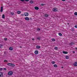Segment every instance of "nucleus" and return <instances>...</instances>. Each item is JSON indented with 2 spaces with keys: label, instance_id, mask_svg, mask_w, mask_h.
<instances>
[{
  "label": "nucleus",
  "instance_id": "obj_1",
  "mask_svg": "<svg viewBox=\"0 0 77 77\" xmlns=\"http://www.w3.org/2000/svg\"><path fill=\"white\" fill-rule=\"evenodd\" d=\"M8 74L9 75H11L13 74V72L12 71H10L8 72Z\"/></svg>",
  "mask_w": 77,
  "mask_h": 77
},
{
  "label": "nucleus",
  "instance_id": "obj_2",
  "mask_svg": "<svg viewBox=\"0 0 77 77\" xmlns=\"http://www.w3.org/2000/svg\"><path fill=\"white\" fill-rule=\"evenodd\" d=\"M24 15L25 17H27L29 15V13L28 12H25L24 13Z\"/></svg>",
  "mask_w": 77,
  "mask_h": 77
},
{
  "label": "nucleus",
  "instance_id": "obj_3",
  "mask_svg": "<svg viewBox=\"0 0 77 77\" xmlns=\"http://www.w3.org/2000/svg\"><path fill=\"white\" fill-rule=\"evenodd\" d=\"M25 20H26V21H29V20H30V19H29V18L27 17H25Z\"/></svg>",
  "mask_w": 77,
  "mask_h": 77
},
{
  "label": "nucleus",
  "instance_id": "obj_4",
  "mask_svg": "<svg viewBox=\"0 0 77 77\" xmlns=\"http://www.w3.org/2000/svg\"><path fill=\"white\" fill-rule=\"evenodd\" d=\"M53 11H54V12H57V10H56V8H54L53 9Z\"/></svg>",
  "mask_w": 77,
  "mask_h": 77
},
{
  "label": "nucleus",
  "instance_id": "obj_5",
  "mask_svg": "<svg viewBox=\"0 0 77 77\" xmlns=\"http://www.w3.org/2000/svg\"><path fill=\"white\" fill-rule=\"evenodd\" d=\"M34 53L35 54H38V50H36L35 51Z\"/></svg>",
  "mask_w": 77,
  "mask_h": 77
},
{
  "label": "nucleus",
  "instance_id": "obj_6",
  "mask_svg": "<svg viewBox=\"0 0 77 77\" xmlns=\"http://www.w3.org/2000/svg\"><path fill=\"white\" fill-rule=\"evenodd\" d=\"M3 7L2 6L1 8L0 12H3Z\"/></svg>",
  "mask_w": 77,
  "mask_h": 77
},
{
  "label": "nucleus",
  "instance_id": "obj_7",
  "mask_svg": "<svg viewBox=\"0 0 77 77\" xmlns=\"http://www.w3.org/2000/svg\"><path fill=\"white\" fill-rule=\"evenodd\" d=\"M3 77V73L0 72V77Z\"/></svg>",
  "mask_w": 77,
  "mask_h": 77
},
{
  "label": "nucleus",
  "instance_id": "obj_8",
  "mask_svg": "<svg viewBox=\"0 0 77 77\" xmlns=\"http://www.w3.org/2000/svg\"><path fill=\"white\" fill-rule=\"evenodd\" d=\"M36 48L38 49H39L41 48L40 46L37 45L36 46Z\"/></svg>",
  "mask_w": 77,
  "mask_h": 77
},
{
  "label": "nucleus",
  "instance_id": "obj_9",
  "mask_svg": "<svg viewBox=\"0 0 77 77\" xmlns=\"http://www.w3.org/2000/svg\"><path fill=\"white\" fill-rule=\"evenodd\" d=\"M73 65L75 66H77V62H75L74 64Z\"/></svg>",
  "mask_w": 77,
  "mask_h": 77
},
{
  "label": "nucleus",
  "instance_id": "obj_10",
  "mask_svg": "<svg viewBox=\"0 0 77 77\" xmlns=\"http://www.w3.org/2000/svg\"><path fill=\"white\" fill-rule=\"evenodd\" d=\"M34 8L35 10H38L39 9V8H38V7H35Z\"/></svg>",
  "mask_w": 77,
  "mask_h": 77
},
{
  "label": "nucleus",
  "instance_id": "obj_11",
  "mask_svg": "<svg viewBox=\"0 0 77 77\" xmlns=\"http://www.w3.org/2000/svg\"><path fill=\"white\" fill-rule=\"evenodd\" d=\"M64 54H68V52L63 51V52Z\"/></svg>",
  "mask_w": 77,
  "mask_h": 77
},
{
  "label": "nucleus",
  "instance_id": "obj_12",
  "mask_svg": "<svg viewBox=\"0 0 77 77\" xmlns=\"http://www.w3.org/2000/svg\"><path fill=\"white\" fill-rule=\"evenodd\" d=\"M9 50L11 51L13 50V48L12 47H10L9 48Z\"/></svg>",
  "mask_w": 77,
  "mask_h": 77
},
{
  "label": "nucleus",
  "instance_id": "obj_13",
  "mask_svg": "<svg viewBox=\"0 0 77 77\" xmlns=\"http://www.w3.org/2000/svg\"><path fill=\"white\" fill-rule=\"evenodd\" d=\"M74 44V42H72L71 43H69V45H71V46H72V45Z\"/></svg>",
  "mask_w": 77,
  "mask_h": 77
},
{
  "label": "nucleus",
  "instance_id": "obj_14",
  "mask_svg": "<svg viewBox=\"0 0 77 77\" xmlns=\"http://www.w3.org/2000/svg\"><path fill=\"white\" fill-rule=\"evenodd\" d=\"M45 17H48V15L47 14H45Z\"/></svg>",
  "mask_w": 77,
  "mask_h": 77
},
{
  "label": "nucleus",
  "instance_id": "obj_15",
  "mask_svg": "<svg viewBox=\"0 0 77 77\" xmlns=\"http://www.w3.org/2000/svg\"><path fill=\"white\" fill-rule=\"evenodd\" d=\"M12 63H8L7 64V65H8V66H11Z\"/></svg>",
  "mask_w": 77,
  "mask_h": 77
},
{
  "label": "nucleus",
  "instance_id": "obj_16",
  "mask_svg": "<svg viewBox=\"0 0 77 77\" xmlns=\"http://www.w3.org/2000/svg\"><path fill=\"white\" fill-rule=\"evenodd\" d=\"M66 59H69V56H66Z\"/></svg>",
  "mask_w": 77,
  "mask_h": 77
},
{
  "label": "nucleus",
  "instance_id": "obj_17",
  "mask_svg": "<svg viewBox=\"0 0 77 77\" xmlns=\"http://www.w3.org/2000/svg\"><path fill=\"white\" fill-rule=\"evenodd\" d=\"M17 13L18 14H20L21 13V11H18L17 12Z\"/></svg>",
  "mask_w": 77,
  "mask_h": 77
},
{
  "label": "nucleus",
  "instance_id": "obj_18",
  "mask_svg": "<svg viewBox=\"0 0 77 77\" xmlns=\"http://www.w3.org/2000/svg\"><path fill=\"white\" fill-rule=\"evenodd\" d=\"M51 63H52V64H54V63H55V61H52L51 62Z\"/></svg>",
  "mask_w": 77,
  "mask_h": 77
},
{
  "label": "nucleus",
  "instance_id": "obj_19",
  "mask_svg": "<svg viewBox=\"0 0 77 77\" xmlns=\"http://www.w3.org/2000/svg\"><path fill=\"white\" fill-rule=\"evenodd\" d=\"M29 3H30L31 4H32V3H33V1L32 0H31V1H30V2H29Z\"/></svg>",
  "mask_w": 77,
  "mask_h": 77
},
{
  "label": "nucleus",
  "instance_id": "obj_20",
  "mask_svg": "<svg viewBox=\"0 0 77 77\" xmlns=\"http://www.w3.org/2000/svg\"><path fill=\"white\" fill-rule=\"evenodd\" d=\"M2 18H5V15L4 14H3L2 16Z\"/></svg>",
  "mask_w": 77,
  "mask_h": 77
},
{
  "label": "nucleus",
  "instance_id": "obj_21",
  "mask_svg": "<svg viewBox=\"0 0 77 77\" xmlns=\"http://www.w3.org/2000/svg\"><path fill=\"white\" fill-rule=\"evenodd\" d=\"M37 39H38V40H40V39H41V37H37Z\"/></svg>",
  "mask_w": 77,
  "mask_h": 77
},
{
  "label": "nucleus",
  "instance_id": "obj_22",
  "mask_svg": "<svg viewBox=\"0 0 77 77\" xmlns=\"http://www.w3.org/2000/svg\"><path fill=\"white\" fill-rule=\"evenodd\" d=\"M58 35L59 36H62V33H59L58 34Z\"/></svg>",
  "mask_w": 77,
  "mask_h": 77
},
{
  "label": "nucleus",
  "instance_id": "obj_23",
  "mask_svg": "<svg viewBox=\"0 0 77 77\" xmlns=\"http://www.w3.org/2000/svg\"><path fill=\"white\" fill-rule=\"evenodd\" d=\"M54 49H55L56 50H57V49H58V48H57V47H55V48H54Z\"/></svg>",
  "mask_w": 77,
  "mask_h": 77
},
{
  "label": "nucleus",
  "instance_id": "obj_24",
  "mask_svg": "<svg viewBox=\"0 0 77 77\" xmlns=\"http://www.w3.org/2000/svg\"><path fill=\"white\" fill-rule=\"evenodd\" d=\"M54 66L55 67H57V64H55L54 65Z\"/></svg>",
  "mask_w": 77,
  "mask_h": 77
},
{
  "label": "nucleus",
  "instance_id": "obj_25",
  "mask_svg": "<svg viewBox=\"0 0 77 77\" xmlns=\"http://www.w3.org/2000/svg\"><path fill=\"white\" fill-rule=\"evenodd\" d=\"M52 41H53L54 42V41H55L56 40L54 38H52Z\"/></svg>",
  "mask_w": 77,
  "mask_h": 77
},
{
  "label": "nucleus",
  "instance_id": "obj_26",
  "mask_svg": "<svg viewBox=\"0 0 77 77\" xmlns=\"http://www.w3.org/2000/svg\"><path fill=\"white\" fill-rule=\"evenodd\" d=\"M11 15H14V13L13 12H11Z\"/></svg>",
  "mask_w": 77,
  "mask_h": 77
},
{
  "label": "nucleus",
  "instance_id": "obj_27",
  "mask_svg": "<svg viewBox=\"0 0 77 77\" xmlns=\"http://www.w3.org/2000/svg\"><path fill=\"white\" fill-rule=\"evenodd\" d=\"M11 66H15V65L14 64L11 63Z\"/></svg>",
  "mask_w": 77,
  "mask_h": 77
},
{
  "label": "nucleus",
  "instance_id": "obj_28",
  "mask_svg": "<svg viewBox=\"0 0 77 77\" xmlns=\"http://www.w3.org/2000/svg\"><path fill=\"white\" fill-rule=\"evenodd\" d=\"M74 14L75 15H77V12H75L74 13Z\"/></svg>",
  "mask_w": 77,
  "mask_h": 77
},
{
  "label": "nucleus",
  "instance_id": "obj_29",
  "mask_svg": "<svg viewBox=\"0 0 77 77\" xmlns=\"http://www.w3.org/2000/svg\"><path fill=\"white\" fill-rule=\"evenodd\" d=\"M4 62H8V61H7V60H4Z\"/></svg>",
  "mask_w": 77,
  "mask_h": 77
},
{
  "label": "nucleus",
  "instance_id": "obj_30",
  "mask_svg": "<svg viewBox=\"0 0 77 77\" xmlns=\"http://www.w3.org/2000/svg\"><path fill=\"white\" fill-rule=\"evenodd\" d=\"M23 27H26V25L23 24Z\"/></svg>",
  "mask_w": 77,
  "mask_h": 77
},
{
  "label": "nucleus",
  "instance_id": "obj_31",
  "mask_svg": "<svg viewBox=\"0 0 77 77\" xmlns=\"http://www.w3.org/2000/svg\"><path fill=\"white\" fill-rule=\"evenodd\" d=\"M37 30H38V31H40L41 30V29H40V28H38L37 29Z\"/></svg>",
  "mask_w": 77,
  "mask_h": 77
},
{
  "label": "nucleus",
  "instance_id": "obj_32",
  "mask_svg": "<svg viewBox=\"0 0 77 77\" xmlns=\"http://www.w3.org/2000/svg\"><path fill=\"white\" fill-rule=\"evenodd\" d=\"M4 40H5V41H7V40H8V38H5Z\"/></svg>",
  "mask_w": 77,
  "mask_h": 77
},
{
  "label": "nucleus",
  "instance_id": "obj_33",
  "mask_svg": "<svg viewBox=\"0 0 77 77\" xmlns=\"http://www.w3.org/2000/svg\"><path fill=\"white\" fill-rule=\"evenodd\" d=\"M2 69H2V68H0V71H2Z\"/></svg>",
  "mask_w": 77,
  "mask_h": 77
},
{
  "label": "nucleus",
  "instance_id": "obj_34",
  "mask_svg": "<svg viewBox=\"0 0 77 77\" xmlns=\"http://www.w3.org/2000/svg\"><path fill=\"white\" fill-rule=\"evenodd\" d=\"M44 4H41V6H44Z\"/></svg>",
  "mask_w": 77,
  "mask_h": 77
},
{
  "label": "nucleus",
  "instance_id": "obj_35",
  "mask_svg": "<svg viewBox=\"0 0 77 77\" xmlns=\"http://www.w3.org/2000/svg\"><path fill=\"white\" fill-rule=\"evenodd\" d=\"M20 1H21L22 2H24L25 1V0H20Z\"/></svg>",
  "mask_w": 77,
  "mask_h": 77
},
{
  "label": "nucleus",
  "instance_id": "obj_36",
  "mask_svg": "<svg viewBox=\"0 0 77 77\" xmlns=\"http://www.w3.org/2000/svg\"><path fill=\"white\" fill-rule=\"evenodd\" d=\"M2 45L1 44L0 45V48H2Z\"/></svg>",
  "mask_w": 77,
  "mask_h": 77
},
{
  "label": "nucleus",
  "instance_id": "obj_37",
  "mask_svg": "<svg viewBox=\"0 0 77 77\" xmlns=\"http://www.w3.org/2000/svg\"><path fill=\"white\" fill-rule=\"evenodd\" d=\"M75 28H77V25L75 26Z\"/></svg>",
  "mask_w": 77,
  "mask_h": 77
},
{
  "label": "nucleus",
  "instance_id": "obj_38",
  "mask_svg": "<svg viewBox=\"0 0 77 77\" xmlns=\"http://www.w3.org/2000/svg\"><path fill=\"white\" fill-rule=\"evenodd\" d=\"M32 41H34V40H35V39H34V38H32Z\"/></svg>",
  "mask_w": 77,
  "mask_h": 77
},
{
  "label": "nucleus",
  "instance_id": "obj_39",
  "mask_svg": "<svg viewBox=\"0 0 77 77\" xmlns=\"http://www.w3.org/2000/svg\"><path fill=\"white\" fill-rule=\"evenodd\" d=\"M4 70H5V71H6V68H4Z\"/></svg>",
  "mask_w": 77,
  "mask_h": 77
},
{
  "label": "nucleus",
  "instance_id": "obj_40",
  "mask_svg": "<svg viewBox=\"0 0 77 77\" xmlns=\"http://www.w3.org/2000/svg\"><path fill=\"white\" fill-rule=\"evenodd\" d=\"M25 1H26V2H29V0H25Z\"/></svg>",
  "mask_w": 77,
  "mask_h": 77
},
{
  "label": "nucleus",
  "instance_id": "obj_41",
  "mask_svg": "<svg viewBox=\"0 0 77 77\" xmlns=\"http://www.w3.org/2000/svg\"><path fill=\"white\" fill-rule=\"evenodd\" d=\"M62 1H63V2H65V1H66V0H62Z\"/></svg>",
  "mask_w": 77,
  "mask_h": 77
},
{
  "label": "nucleus",
  "instance_id": "obj_42",
  "mask_svg": "<svg viewBox=\"0 0 77 77\" xmlns=\"http://www.w3.org/2000/svg\"><path fill=\"white\" fill-rule=\"evenodd\" d=\"M30 19L31 20H32V18H30Z\"/></svg>",
  "mask_w": 77,
  "mask_h": 77
},
{
  "label": "nucleus",
  "instance_id": "obj_43",
  "mask_svg": "<svg viewBox=\"0 0 77 77\" xmlns=\"http://www.w3.org/2000/svg\"><path fill=\"white\" fill-rule=\"evenodd\" d=\"M73 53H75V51H73Z\"/></svg>",
  "mask_w": 77,
  "mask_h": 77
},
{
  "label": "nucleus",
  "instance_id": "obj_44",
  "mask_svg": "<svg viewBox=\"0 0 77 77\" xmlns=\"http://www.w3.org/2000/svg\"><path fill=\"white\" fill-rule=\"evenodd\" d=\"M20 48H22V46H20Z\"/></svg>",
  "mask_w": 77,
  "mask_h": 77
},
{
  "label": "nucleus",
  "instance_id": "obj_45",
  "mask_svg": "<svg viewBox=\"0 0 77 77\" xmlns=\"http://www.w3.org/2000/svg\"><path fill=\"white\" fill-rule=\"evenodd\" d=\"M74 31V29H72V31Z\"/></svg>",
  "mask_w": 77,
  "mask_h": 77
},
{
  "label": "nucleus",
  "instance_id": "obj_46",
  "mask_svg": "<svg viewBox=\"0 0 77 77\" xmlns=\"http://www.w3.org/2000/svg\"><path fill=\"white\" fill-rule=\"evenodd\" d=\"M75 49H76V50H77V48H75Z\"/></svg>",
  "mask_w": 77,
  "mask_h": 77
},
{
  "label": "nucleus",
  "instance_id": "obj_47",
  "mask_svg": "<svg viewBox=\"0 0 77 77\" xmlns=\"http://www.w3.org/2000/svg\"><path fill=\"white\" fill-rule=\"evenodd\" d=\"M67 24H68V25H69V23H67Z\"/></svg>",
  "mask_w": 77,
  "mask_h": 77
},
{
  "label": "nucleus",
  "instance_id": "obj_48",
  "mask_svg": "<svg viewBox=\"0 0 77 77\" xmlns=\"http://www.w3.org/2000/svg\"><path fill=\"white\" fill-rule=\"evenodd\" d=\"M4 54H6V53H5V52H4Z\"/></svg>",
  "mask_w": 77,
  "mask_h": 77
},
{
  "label": "nucleus",
  "instance_id": "obj_49",
  "mask_svg": "<svg viewBox=\"0 0 77 77\" xmlns=\"http://www.w3.org/2000/svg\"><path fill=\"white\" fill-rule=\"evenodd\" d=\"M62 68H63V67H62Z\"/></svg>",
  "mask_w": 77,
  "mask_h": 77
}]
</instances>
